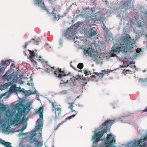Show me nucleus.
<instances>
[{
	"mask_svg": "<svg viewBox=\"0 0 147 147\" xmlns=\"http://www.w3.org/2000/svg\"><path fill=\"white\" fill-rule=\"evenodd\" d=\"M126 71H130V70L128 69V70H126Z\"/></svg>",
	"mask_w": 147,
	"mask_h": 147,
	"instance_id": "obj_59",
	"label": "nucleus"
},
{
	"mask_svg": "<svg viewBox=\"0 0 147 147\" xmlns=\"http://www.w3.org/2000/svg\"><path fill=\"white\" fill-rule=\"evenodd\" d=\"M141 111L142 112H147V107L145 109L143 110H142Z\"/></svg>",
	"mask_w": 147,
	"mask_h": 147,
	"instance_id": "obj_39",
	"label": "nucleus"
},
{
	"mask_svg": "<svg viewBox=\"0 0 147 147\" xmlns=\"http://www.w3.org/2000/svg\"><path fill=\"white\" fill-rule=\"evenodd\" d=\"M13 92L15 93L16 94H17L18 92V88L17 87H14L12 89Z\"/></svg>",
	"mask_w": 147,
	"mask_h": 147,
	"instance_id": "obj_32",
	"label": "nucleus"
},
{
	"mask_svg": "<svg viewBox=\"0 0 147 147\" xmlns=\"http://www.w3.org/2000/svg\"><path fill=\"white\" fill-rule=\"evenodd\" d=\"M145 81L146 82H147V78L145 79Z\"/></svg>",
	"mask_w": 147,
	"mask_h": 147,
	"instance_id": "obj_57",
	"label": "nucleus"
},
{
	"mask_svg": "<svg viewBox=\"0 0 147 147\" xmlns=\"http://www.w3.org/2000/svg\"><path fill=\"white\" fill-rule=\"evenodd\" d=\"M56 77L58 78L61 80V82L60 84H65L68 82L69 78L67 76L68 74L66 75L64 71L62 70L61 69H59L58 71H56L54 72Z\"/></svg>",
	"mask_w": 147,
	"mask_h": 147,
	"instance_id": "obj_4",
	"label": "nucleus"
},
{
	"mask_svg": "<svg viewBox=\"0 0 147 147\" xmlns=\"http://www.w3.org/2000/svg\"><path fill=\"white\" fill-rule=\"evenodd\" d=\"M93 74L95 75H96V76H98L100 79H101L103 77L104 74L102 73L94 72Z\"/></svg>",
	"mask_w": 147,
	"mask_h": 147,
	"instance_id": "obj_28",
	"label": "nucleus"
},
{
	"mask_svg": "<svg viewBox=\"0 0 147 147\" xmlns=\"http://www.w3.org/2000/svg\"><path fill=\"white\" fill-rule=\"evenodd\" d=\"M0 144L4 145L5 147H13L11 146V143L6 142L4 140L0 138Z\"/></svg>",
	"mask_w": 147,
	"mask_h": 147,
	"instance_id": "obj_20",
	"label": "nucleus"
},
{
	"mask_svg": "<svg viewBox=\"0 0 147 147\" xmlns=\"http://www.w3.org/2000/svg\"><path fill=\"white\" fill-rule=\"evenodd\" d=\"M24 134V133H20L19 134V135H23Z\"/></svg>",
	"mask_w": 147,
	"mask_h": 147,
	"instance_id": "obj_49",
	"label": "nucleus"
},
{
	"mask_svg": "<svg viewBox=\"0 0 147 147\" xmlns=\"http://www.w3.org/2000/svg\"><path fill=\"white\" fill-rule=\"evenodd\" d=\"M114 121V120H107L102 124V126L101 128V130L97 133H95L92 137V140L94 141V143L96 144L98 143V142L100 140V138L103 136L104 134L107 131L108 127H111L112 123Z\"/></svg>",
	"mask_w": 147,
	"mask_h": 147,
	"instance_id": "obj_2",
	"label": "nucleus"
},
{
	"mask_svg": "<svg viewBox=\"0 0 147 147\" xmlns=\"http://www.w3.org/2000/svg\"><path fill=\"white\" fill-rule=\"evenodd\" d=\"M130 0H127L124 2V6L127 7L128 9L131 8Z\"/></svg>",
	"mask_w": 147,
	"mask_h": 147,
	"instance_id": "obj_23",
	"label": "nucleus"
},
{
	"mask_svg": "<svg viewBox=\"0 0 147 147\" xmlns=\"http://www.w3.org/2000/svg\"><path fill=\"white\" fill-rule=\"evenodd\" d=\"M128 66H129V67H132L134 66V65H131V63H130L128 65Z\"/></svg>",
	"mask_w": 147,
	"mask_h": 147,
	"instance_id": "obj_43",
	"label": "nucleus"
},
{
	"mask_svg": "<svg viewBox=\"0 0 147 147\" xmlns=\"http://www.w3.org/2000/svg\"><path fill=\"white\" fill-rule=\"evenodd\" d=\"M35 134L33 136H32L30 138V140H31L30 143L31 144H32L34 142V144H36V145L37 147H40L42 145V144L41 142H38L36 138H35L33 139V140H31L33 138V137L34 136H35Z\"/></svg>",
	"mask_w": 147,
	"mask_h": 147,
	"instance_id": "obj_16",
	"label": "nucleus"
},
{
	"mask_svg": "<svg viewBox=\"0 0 147 147\" xmlns=\"http://www.w3.org/2000/svg\"><path fill=\"white\" fill-rule=\"evenodd\" d=\"M43 108L42 107H40L38 110H36L35 112L37 114H39V119H43Z\"/></svg>",
	"mask_w": 147,
	"mask_h": 147,
	"instance_id": "obj_21",
	"label": "nucleus"
},
{
	"mask_svg": "<svg viewBox=\"0 0 147 147\" xmlns=\"http://www.w3.org/2000/svg\"><path fill=\"white\" fill-rule=\"evenodd\" d=\"M26 126H24L20 130H18V131H21L22 132L24 131L26 128Z\"/></svg>",
	"mask_w": 147,
	"mask_h": 147,
	"instance_id": "obj_35",
	"label": "nucleus"
},
{
	"mask_svg": "<svg viewBox=\"0 0 147 147\" xmlns=\"http://www.w3.org/2000/svg\"><path fill=\"white\" fill-rule=\"evenodd\" d=\"M42 120L41 119H39L37 120V121L38 123V125L35 127V130L36 131L39 130L40 128H42Z\"/></svg>",
	"mask_w": 147,
	"mask_h": 147,
	"instance_id": "obj_19",
	"label": "nucleus"
},
{
	"mask_svg": "<svg viewBox=\"0 0 147 147\" xmlns=\"http://www.w3.org/2000/svg\"><path fill=\"white\" fill-rule=\"evenodd\" d=\"M103 71H105V73L106 74H107L108 73V72L107 71H106L105 70H104Z\"/></svg>",
	"mask_w": 147,
	"mask_h": 147,
	"instance_id": "obj_47",
	"label": "nucleus"
},
{
	"mask_svg": "<svg viewBox=\"0 0 147 147\" xmlns=\"http://www.w3.org/2000/svg\"><path fill=\"white\" fill-rule=\"evenodd\" d=\"M120 68H121L122 67V65H120Z\"/></svg>",
	"mask_w": 147,
	"mask_h": 147,
	"instance_id": "obj_61",
	"label": "nucleus"
},
{
	"mask_svg": "<svg viewBox=\"0 0 147 147\" xmlns=\"http://www.w3.org/2000/svg\"><path fill=\"white\" fill-rule=\"evenodd\" d=\"M140 9L141 11L144 14L143 17V20L146 22H147V11H145L144 7H140Z\"/></svg>",
	"mask_w": 147,
	"mask_h": 147,
	"instance_id": "obj_17",
	"label": "nucleus"
},
{
	"mask_svg": "<svg viewBox=\"0 0 147 147\" xmlns=\"http://www.w3.org/2000/svg\"><path fill=\"white\" fill-rule=\"evenodd\" d=\"M5 93H4L2 94H1V95L2 96H5Z\"/></svg>",
	"mask_w": 147,
	"mask_h": 147,
	"instance_id": "obj_52",
	"label": "nucleus"
},
{
	"mask_svg": "<svg viewBox=\"0 0 147 147\" xmlns=\"http://www.w3.org/2000/svg\"><path fill=\"white\" fill-rule=\"evenodd\" d=\"M22 114H20L19 113H17L15 115L16 119H14V121H15V123H18L20 120V117L21 116Z\"/></svg>",
	"mask_w": 147,
	"mask_h": 147,
	"instance_id": "obj_27",
	"label": "nucleus"
},
{
	"mask_svg": "<svg viewBox=\"0 0 147 147\" xmlns=\"http://www.w3.org/2000/svg\"><path fill=\"white\" fill-rule=\"evenodd\" d=\"M11 116V115H9L8 116L9 117H10Z\"/></svg>",
	"mask_w": 147,
	"mask_h": 147,
	"instance_id": "obj_63",
	"label": "nucleus"
},
{
	"mask_svg": "<svg viewBox=\"0 0 147 147\" xmlns=\"http://www.w3.org/2000/svg\"><path fill=\"white\" fill-rule=\"evenodd\" d=\"M139 145H141V144L138 140H134L128 143L126 147H139Z\"/></svg>",
	"mask_w": 147,
	"mask_h": 147,
	"instance_id": "obj_12",
	"label": "nucleus"
},
{
	"mask_svg": "<svg viewBox=\"0 0 147 147\" xmlns=\"http://www.w3.org/2000/svg\"><path fill=\"white\" fill-rule=\"evenodd\" d=\"M115 137L111 134L107 135L106 139L105 140V144H102L100 147H116L113 146L115 142Z\"/></svg>",
	"mask_w": 147,
	"mask_h": 147,
	"instance_id": "obj_3",
	"label": "nucleus"
},
{
	"mask_svg": "<svg viewBox=\"0 0 147 147\" xmlns=\"http://www.w3.org/2000/svg\"><path fill=\"white\" fill-rule=\"evenodd\" d=\"M63 122L61 123H60L57 126H54V130H57L61 125L63 124Z\"/></svg>",
	"mask_w": 147,
	"mask_h": 147,
	"instance_id": "obj_29",
	"label": "nucleus"
},
{
	"mask_svg": "<svg viewBox=\"0 0 147 147\" xmlns=\"http://www.w3.org/2000/svg\"><path fill=\"white\" fill-rule=\"evenodd\" d=\"M11 60V59L2 60L0 62V76H2L3 73L6 67L10 64Z\"/></svg>",
	"mask_w": 147,
	"mask_h": 147,
	"instance_id": "obj_5",
	"label": "nucleus"
},
{
	"mask_svg": "<svg viewBox=\"0 0 147 147\" xmlns=\"http://www.w3.org/2000/svg\"><path fill=\"white\" fill-rule=\"evenodd\" d=\"M59 43H60V44L61 45H62V44H63V41H62V40L61 39L59 41Z\"/></svg>",
	"mask_w": 147,
	"mask_h": 147,
	"instance_id": "obj_40",
	"label": "nucleus"
},
{
	"mask_svg": "<svg viewBox=\"0 0 147 147\" xmlns=\"http://www.w3.org/2000/svg\"><path fill=\"white\" fill-rule=\"evenodd\" d=\"M105 40L108 42L111 43L112 41L113 37L112 34H104Z\"/></svg>",
	"mask_w": 147,
	"mask_h": 147,
	"instance_id": "obj_18",
	"label": "nucleus"
},
{
	"mask_svg": "<svg viewBox=\"0 0 147 147\" xmlns=\"http://www.w3.org/2000/svg\"><path fill=\"white\" fill-rule=\"evenodd\" d=\"M91 11H92V12L94 13L95 12V9H91Z\"/></svg>",
	"mask_w": 147,
	"mask_h": 147,
	"instance_id": "obj_45",
	"label": "nucleus"
},
{
	"mask_svg": "<svg viewBox=\"0 0 147 147\" xmlns=\"http://www.w3.org/2000/svg\"><path fill=\"white\" fill-rule=\"evenodd\" d=\"M17 88L18 91L20 92H22L23 93H25L24 91V89H21L20 86L17 87Z\"/></svg>",
	"mask_w": 147,
	"mask_h": 147,
	"instance_id": "obj_34",
	"label": "nucleus"
},
{
	"mask_svg": "<svg viewBox=\"0 0 147 147\" xmlns=\"http://www.w3.org/2000/svg\"><path fill=\"white\" fill-rule=\"evenodd\" d=\"M38 61H40H40H41V60L40 59H38Z\"/></svg>",
	"mask_w": 147,
	"mask_h": 147,
	"instance_id": "obj_62",
	"label": "nucleus"
},
{
	"mask_svg": "<svg viewBox=\"0 0 147 147\" xmlns=\"http://www.w3.org/2000/svg\"><path fill=\"white\" fill-rule=\"evenodd\" d=\"M25 147H32L31 146L30 144H27Z\"/></svg>",
	"mask_w": 147,
	"mask_h": 147,
	"instance_id": "obj_44",
	"label": "nucleus"
},
{
	"mask_svg": "<svg viewBox=\"0 0 147 147\" xmlns=\"http://www.w3.org/2000/svg\"><path fill=\"white\" fill-rule=\"evenodd\" d=\"M29 51L30 55L29 57H27V58H28L31 61L34 63V65H36L37 63L36 61V59H35V57H38L37 54L35 53L33 50L31 51L29 50H28Z\"/></svg>",
	"mask_w": 147,
	"mask_h": 147,
	"instance_id": "obj_7",
	"label": "nucleus"
},
{
	"mask_svg": "<svg viewBox=\"0 0 147 147\" xmlns=\"http://www.w3.org/2000/svg\"><path fill=\"white\" fill-rule=\"evenodd\" d=\"M56 0H45V1L47 2L49 4H53L55 3Z\"/></svg>",
	"mask_w": 147,
	"mask_h": 147,
	"instance_id": "obj_31",
	"label": "nucleus"
},
{
	"mask_svg": "<svg viewBox=\"0 0 147 147\" xmlns=\"http://www.w3.org/2000/svg\"><path fill=\"white\" fill-rule=\"evenodd\" d=\"M83 64L82 63H79L77 65V67L80 69H82L83 67Z\"/></svg>",
	"mask_w": 147,
	"mask_h": 147,
	"instance_id": "obj_33",
	"label": "nucleus"
},
{
	"mask_svg": "<svg viewBox=\"0 0 147 147\" xmlns=\"http://www.w3.org/2000/svg\"><path fill=\"white\" fill-rule=\"evenodd\" d=\"M39 136L40 137H42V134H41V133H40L39 134ZM41 138H42V137H41Z\"/></svg>",
	"mask_w": 147,
	"mask_h": 147,
	"instance_id": "obj_48",
	"label": "nucleus"
},
{
	"mask_svg": "<svg viewBox=\"0 0 147 147\" xmlns=\"http://www.w3.org/2000/svg\"><path fill=\"white\" fill-rule=\"evenodd\" d=\"M6 127V124L4 123L3 124L2 126V128H3L2 130L3 131L7 132L8 131V130L9 129L10 127L9 125L7 126Z\"/></svg>",
	"mask_w": 147,
	"mask_h": 147,
	"instance_id": "obj_24",
	"label": "nucleus"
},
{
	"mask_svg": "<svg viewBox=\"0 0 147 147\" xmlns=\"http://www.w3.org/2000/svg\"><path fill=\"white\" fill-rule=\"evenodd\" d=\"M27 45H28V44L26 43V42L25 43V48H26V47L27 46Z\"/></svg>",
	"mask_w": 147,
	"mask_h": 147,
	"instance_id": "obj_46",
	"label": "nucleus"
},
{
	"mask_svg": "<svg viewBox=\"0 0 147 147\" xmlns=\"http://www.w3.org/2000/svg\"><path fill=\"white\" fill-rule=\"evenodd\" d=\"M49 102L52 105L53 108H54L53 110H55V118L57 119L59 117L60 115L61 114V108L60 107H57L55 108V106L54 103L52 102H51L50 101H49Z\"/></svg>",
	"mask_w": 147,
	"mask_h": 147,
	"instance_id": "obj_10",
	"label": "nucleus"
},
{
	"mask_svg": "<svg viewBox=\"0 0 147 147\" xmlns=\"http://www.w3.org/2000/svg\"><path fill=\"white\" fill-rule=\"evenodd\" d=\"M103 31L105 32V34H108L109 30L106 26H104L103 29Z\"/></svg>",
	"mask_w": 147,
	"mask_h": 147,
	"instance_id": "obj_30",
	"label": "nucleus"
},
{
	"mask_svg": "<svg viewBox=\"0 0 147 147\" xmlns=\"http://www.w3.org/2000/svg\"><path fill=\"white\" fill-rule=\"evenodd\" d=\"M76 30L73 28H68L63 33V35L69 39L71 40L74 37Z\"/></svg>",
	"mask_w": 147,
	"mask_h": 147,
	"instance_id": "obj_6",
	"label": "nucleus"
},
{
	"mask_svg": "<svg viewBox=\"0 0 147 147\" xmlns=\"http://www.w3.org/2000/svg\"><path fill=\"white\" fill-rule=\"evenodd\" d=\"M57 11L55 10V8H54L53 9V11H52V12L51 13L52 14L53 16L54 17L55 19L56 20H59V18H58L59 17H61L60 15H58L57 16L56 15V11Z\"/></svg>",
	"mask_w": 147,
	"mask_h": 147,
	"instance_id": "obj_25",
	"label": "nucleus"
},
{
	"mask_svg": "<svg viewBox=\"0 0 147 147\" xmlns=\"http://www.w3.org/2000/svg\"><path fill=\"white\" fill-rule=\"evenodd\" d=\"M19 146L20 147H24V145L23 144V142H21L20 143Z\"/></svg>",
	"mask_w": 147,
	"mask_h": 147,
	"instance_id": "obj_36",
	"label": "nucleus"
},
{
	"mask_svg": "<svg viewBox=\"0 0 147 147\" xmlns=\"http://www.w3.org/2000/svg\"><path fill=\"white\" fill-rule=\"evenodd\" d=\"M88 35L90 38H91L93 36H98L97 31L96 28L95 27L92 28L88 31Z\"/></svg>",
	"mask_w": 147,
	"mask_h": 147,
	"instance_id": "obj_13",
	"label": "nucleus"
},
{
	"mask_svg": "<svg viewBox=\"0 0 147 147\" xmlns=\"http://www.w3.org/2000/svg\"><path fill=\"white\" fill-rule=\"evenodd\" d=\"M69 104L70 105H71L69 106L68 108L69 109H70L71 110V111L72 112H73V111H74L75 112V114H74L68 117L67 118H68V119H70L72 118V117H75L77 113L75 111L73 110V106H72V105L73 104V103H70Z\"/></svg>",
	"mask_w": 147,
	"mask_h": 147,
	"instance_id": "obj_22",
	"label": "nucleus"
},
{
	"mask_svg": "<svg viewBox=\"0 0 147 147\" xmlns=\"http://www.w3.org/2000/svg\"><path fill=\"white\" fill-rule=\"evenodd\" d=\"M100 17H99L97 20H100Z\"/></svg>",
	"mask_w": 147,
	"mask_h": 147,
	"instance_id": "obj_55",
	"label": "nucleus"
},
{
	"mask_svg": "<svg viewBox=\"0 0 147 147\" xmlns=\"http://www.w3.org/2000/svg\"><path fill=\"white\" fill-rule=\"evenodd\" d=\"M138 141L142 144L139 145V147H147V134L144 139H140Z\"/></svg>",
	"mask_w": 147,
	"mask_h": 147,
	"instance_id": "obj_14",
	"label": "nucleus"
},
{
	"mask_svg": "<svg viewBox=\"0 0 147 147\" xmlns=\"http://www.w3.org/2000/svg\"><path fill=\"white\" fill-rule=\"evenodd\" d=\"M1 115L0 114V124H2L3 122H4L5 120L2 121L1 120Z\"/></svg>",
	"mask_w": 147,
	"mask_h": 147,
	"instance_id": "obj_38",
	"label": "nucleus"
},
{
	"mask_svg": "<svg viewBox=\"0 0 147 147\" xmlns=\"http://www.w3.org/2000/svg\"><path fill=\"white\" fill-rule=\"evenodd\" d=\"M1 105H3L2 103H1L0 102V106H1Z\"/></svg>",
	"mask_w": 147,
	"mask_h": 147,
	"instance_id": "obj_56",
	"label": "nucleus"
},
{
	"mask_svg": "<svg viewBox=\"0 0 147 147\" xmlns=\"http://www.w3.org/2000/svg\"><path fill=\"white\" fill-rule=\"evenodd\" d=\"M34 3L35 4H37L43 10H46L47 13H49V10L47 9L46 7L45 6L44 2L42 0H35Z\"/></svg>",
	"mask_w": 147,
	"mask_h": 147,
	"instance_id": "obj_11",
	"label": "nucleus"
},
{
	"mask_svg": "<svg viewBox=\"0 0 147 147\" xmlns=\"http://www.w3.org/2000/svg\"><path fill=\"white\" fill-rule=\"evenodd\" d=\"M115 107H113V109H115Z\"/></svg>",
	"mask_w": 147,
	"mask_h": 147,
	"instance_id": "obj_64",
	"label": "nucleus"
},
{
	"mask_svg": "<svg viewBox=\"0 0 147 147\" xmlns=\"http://www.w3.org/2000/svg\"><path fill=\"white\" fill-rule=\"evenodd\" d=\"M131 38L129 35L126 34L122 36L119 42L114 45L111 52L110 56L114 57L116 55L114 53L122 52L125 54L132 53L134 51V42L131 41Z\"/></svg>",
	"mask_w": 147,
	"mask_h": 147,
	"instance_id": "obj_1",
	"label": "nucleus"
},
{
	"mask_svg": "<svg viewBox=\"0 0 147 147\" xmlns=\"http://www.w3.org/2000/svg\"><path fill=\"white\" fill-rule=\"evenodd\" d=\"M2 97V96L1 95V94H0V99Z\"/></svg>",
	"mask_w": 147,
	"mask_h": 147,
	"instance_id": "obj_54",
	"label": "nucleus"
},
{
	"mask_svg": "<svg viewBox=\"0 0 147 147\" xmlns=\"http://www.w3.org/2000/svg\"><path fill=\"white\" fill-rule=\"evenodd\" d=\"M13 65H14V64H13V63H12L11 64V67H13Z\"/></svg>",
	"mask_w": 147,
	"mask_h": 147,
	"instance_id": "obj_50",
	"label": "nucleus"
},
{
	"mask_svg": "<svg viewBox=\"0 0 147 147\" xmlns=\"http://www.w3.org/2000/svg\"><path fill=\"white\" fill-rule=\"evenodd\" d=\"M74 42L75 43L77 44V43H79L81 42V40L80 38L77 36H75L72 39Z\"/></svg>",
	"mask_w": 147,
	"mask_h": 147,
	"instance_id": "obj_26",
	"label": "nucleus"
},
{
	"mask_svg": "<svg viewBox=\"0 0 147 147\" xmlns=\"http://www.w3.org/2000/svg\"><path fill=\"white\" fill-rule=\"evenodd\" d=\"M136 52L137 53H139L140 52V51L139 50H138V49L137 50H136Z\"/></svg>",
	"mask_w": 147,
	"mask_h": 147,
	"instance_id": "obj_51",
	"label": "nucleus"
},
{
	"mask_svg": "<svg viewBox=\"0 0 147 147\" xmlns=\"http://www.w3.org/2000/svg\"><path fill=\"white\" fill-rule=\"evenodd\" d=\"M72 68H73V69H75V70H76V69L75 67H72Z\"/></svg>",
	"mask_w": 147,
	"mask_h": 147,
	"instance_id": "obj_60",
	"label": "nucleus"
},
{
	"mask_svg": "<svg viewBox=\"0 0 147 147\" xmlns=\"http://www.w3.org/2000/svg\"><path fill=\"white\" fill-rule=\"evenodd\" d=\"M22 104L17 103L15 105H13L12 106V108L13 109H17L18 112V113H19L20 114H22L23 111L22 109L20 107H22Z\"/></svg>",
	"mask_w": 147,
	"mask_h": 147,
	"instance_id": "obj_15",
	"label": "nucleus"
},
{
	"mask_svg": "<svg viewBox=\"0 0 147 147\" xmlns=\"http://www.w3.org/2000/svg\"><path fill=\"white\" fill-rule=\"evenodd\" d=\"M24 121V117L22 119V120L20 122V123L21 124H22V123H23Z\"/></svg>",
	"mask_w": 147,
	"mask_h": 147,
	"instance_id": "obj_41",
	"label": "nucleus"
},
{
	"mask_svg": "<svg viewBox=\"0 0 147 147\" xmlns=\"http://www.w3.org/2000/svg\"><path fill=\"white\" fill-rule=\"evenodd\" d=\"M84 55L85 56H90L93 57L94 54V50L92 48H86L84 49L83 51Z\"/></svg>",
	"mask_w": 147,
	"mask_h": 147,
	"instance_id": "obj_9",
	"label": "nucleus"
},
{
	"mask_svg": "<svg viewBox=\"0 0 147 147\" xmlns=\"http://www.w3.org/2000/svg\"><path fill=\"white\" fill-rule=\"evenodd\" d=\"M38 41H36V45H38Z\"/></svg>",
	"mask_w": 147,
	"mask_h": 147,
	"instance_id": "obj_58",
	"label": "nucleus"
},
{
	"mask_svg": "<svg viewBox=\"0 0 147 147\" xmlns=\"http://www.w3.org/2000/svg\"><path fill=\"white\" fill-rule=\"evenodd\" d=\"M9 95H7V96H6L5 97V98H8L9 97Z\"/></svg>",
	"mask_w": 147,
	"mask_h": 147,
	"instance_id": "obj_53",
	"label": "nucleus"
},
{
	"mask_svg": "<svg viewBox=\"0 0 147 147\" xmlns=\"http://www.w3.org/2000/svg\"><path fill=\"white\" fill-rule=\"evenodd\" d=\"M5 88V87L4 86H0V89L1 90H3Z\"/></svg>",
	"mask_w": 147,
	"mask_h": 147,
	"instance_id": "obj_42",
	"label": "nucleus"
},
{
	"mask_svg": "<svg viewBox=\"0 0 147 147\" xmlns=\"http://www.w3.org/2000/svg\"><path fill=\"white\" fill-rule=\"evenodd\" d=\"M13 74L11 71H7L6 73L4 75L2 78H3L5 81H9L10 80H12L13 82H14L15 80L13 78Z\"/></svg>",
	"mask_w": 147,
	"mask_h": 147,
	"instance_id": "obj_8",
	"label": "nucleus"
},
{
	"mask_svg": "<svg viewBox=\"0 0 147 147\" xmlns=\"http://www.w3.org/2000/svg\"><path fill=\"white\" fill-rule=\"evenodd\" d=\"M90 72L88 71H85L84 72V74H85L86 75H89Z\"/></svg>",
	"mask_w": 147,
	"mask_h": 147,
	"instance_id": "obj_37",
	"label": "nucleus"
}]
</instances>
